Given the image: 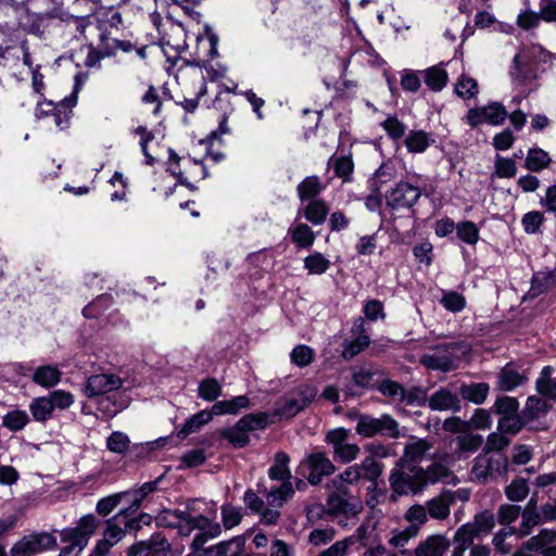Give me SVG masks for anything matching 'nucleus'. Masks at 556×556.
<instances>
[{
  "label": "nucleus",
  "mask_w": 556,
  "mask_h": 556,
  "mask_svg": "<svg viewBox=\"0 0 556 556\" xmlns=\"http://www.w3.org/2000/svg\"><path fill=\"white\" fill-rule=\"evenodd\" d=\"M454 88L456 94L463 99H472L479 92L477 80L467 75H462Z\"/></svg>",
  "instance_id": "c03bdc74"
},
{
  "label": "nucleus",
  "mask_w": 556,
  "mask_h": 556,
  "mask_svg": "<svg viewBox=\"0 0 556 556\" xmlns=\"http://www.w3.org/2000/svg\"><path fill=\"white\" fill-rule=\"evenodd\" d=\"M419 528L408 526L403 530H394L389 539V544L393 547H404L410 539L417 536Z\"/></svg>",
  "instance_id": "5fc2aeb1"
},
{
  "label": "nucleus",
  "mask_w": 556,
  "mask_h": 556,
  "mask_svg": "<svg viewBox=\"0 0 556 556\" xmlns=\"http://www.w3.org/2000/svg\"><path fill=\"white\" fill-rule=\"evenodd\" d=\"M330 265V261L320 252H314L304 258V268L309 275H323Z\"/></svg>",
  "instance_id": "a19ab883"
},
{
  "label": "nucleus",
  "mask_w": 556,
  "mask_h": 556,
  "mask_svg": "<svg viewBox=\"0 0 556 556\" xmlns=\"http://www.w3.org/2000/svg\"><path fill=\"white\" fill-rule=\"evenodd\" d=\"M456 451L458 458L477 452L483 443V437L480 434L467 433L455 438Z\"/></svg>",
  "instance_id": "bb28decb"
},
{
  "label": "nucleus",
  "mask_w": 556,
  "mask_h": 556,
  "mask_svg": "<svg viewBox=\"0 0 556 556\" xmlns=\"http://www.w3.org/2000/svg\"><path fill=\"white\" fill-rule=\"evenodd\" d=\"M553 372L551 366H545L535 381L538 392L549 400H556V378H552Z\"/></svg>",
  "instance_id": "cd10ccee"
},
{
  "label": "nucleus",
  "mask_w": 556,
  "mask_h": 556,
  "mask_svg": "<svg viewBox=\"0 0 556 556\" xmlns=\"http://www.w3.org/2000/svg\"><path fill=\"white\" fill-rule=\"evenodd\" d=\"M299 469L313 485L320 483L324 477L336 472L333 462L321 451L307 454L301 462Z\"/></svg>",
  "instance_id": "0eeeda50"
},
{
  "label": "nucleus",
  "mask_w": 556,
  "mask_h": 556,
  "mask_svg": "<svg viewBox=\"0 0 556 556\" xmlns=\"http://www.w3.org/2000/svg\"><path fill=\"white\" fill-rule=\"evenodd\" d=\"M168 542L161 535H154L148 541H140L128 548V556H153L168 548Z\"/></svg>",
  "instance_id": "412c9836"
},
{
  "label": "nucleus",
  "mask_w": 556,
  "mask_h": 556,
  "mask_svg": "<svg viewBox=\"0 0 556 556\" xmlns=\"http://www.w3.org/2000/svg\"><path fill=\"white\" fill-rule=\"evenodd\" d=\"M507 117L508 113L505 106L500 102H492L484 106L470 109L467 112L466 122L472 128L482 124L500 126Z\"/></svg>",
  "instance_id": "1a4fd4ad"
},
{
  "label": "nucleus",
  "mask_w": 556,
  "mask_h": 556,
  "mask_svg": "<svg viewBox=\"0 0 556 556\" xmlns=\"http://www.w3.org/2000/svg\"><path fill=\"white\" fill-rule=\"evenodd\" d=\"M199 396L207 402H213L222 395V386L215 378H206L199 383Z\"/></svg>",
  "instance_id": "37998d69"
},
{
  "label": "nucleus",
  "mask_w": 556,
  "mask_h": 556,
  "mask_svg": "<svg viewBox=\"0 0 556 556\" xmlns=\"http://www.w3.org/2000/svg\"><path fill=\"white\" fill-rule=\"evenodd\" d=\"M420 195L419 188L408 182L400 181L387 193L386 201L394 210L410 208L416 204Z\"/></svg>",
  "instance_id": "2eb2a0df"
},
{
  "label": "nucleus",
  "mask_w": 556,
  "mask_h": 556,
  "mask_svg": "<svg viewBox=\"0 0 556 556\" xmlns=\"http://www.w3.org/2000/svg\"><path fill=\"white\" fill-rule=\"evenodd\" d=\"M472 472L479 481L507 472V459L503 455H490L483 451L479 454L472 467Z\"/></svg>",
  "instance_id": "f8f14e48"
},
{
  "label": "nucleus",
  "mask_w": 556,
  "mask_h": 556,
  "mask_svg": "<svg viewBox=\"0 0 556 556\" xmlns=\"http://www.w3.org/2000/svg\"><path fill=\"white\" fill-rule=\"evenodd\" d=\"M240 427L248 432L264 429L267 426V415L264 413L248 414L238 420Z\"/></svg>",
  "instance_id": "3c124183"
},
{
  "label": "nucleus",
  "mask_w": 556,
  "mask_h": 556,
  "mask_svg": "<svg viewBox=\"0 0 556 556\" xmlns=\"http://www.w3.org/2000/svg\"><path fill=\"white\" fill-rule=\"evenodd\" d=\"M212 420V413L206 409H203L193 416H191L181 427L178 432L180 438H186L187 435L194 433L201 429L204 425L208 424Z\"/></svg>",
  "instance_id": "c9c22d12"
},
{
  "label": "nucleus",
  "mask_w": 556,
  "mask_h": 556,
  "mask_svg": "<svg viewBox=\"0 0 556 556\" xmlns=\"http://www.w3.org/2000/svg\"><path fill=\"white\" fill-rule=\"evenodd\" d=\"M526 377L519 374L513 365H506L497 376V388L501 391H511L523 383Z\"/></svg>",
  "instance_id": "a878e982"
},
{
  "label": "nucleus",
  "mask_w": 556,
  "mask_h": 556,
  "mask_svg": "<svg viewBox=\"0 0 556 556\" xmlns=\"http://www.w3.org/2000/svg\"><path fill=\"white\" fill-rule=\"evenodd\" d=\"M130 440L127 434L115 431L106 440V447L109 451L117 454L125 453L129 447Z\"/></svg>",
  "instance_id": "680f3d73"
},
{
  "label": "nucleus",
  "mask_w": 556,
  "mask_h": 556,
  "mask_svg": "<svg viewBox=\"0 0 556 556\" xmlns=\"http://www.w3.org/2000/svg\"><path fill=\"white\" fill-rule=\"evenodd\" d=\"M517 167L514 160L497 155L494 163L492 177L513 178L516 176Z\"/></svg>",
  "instance_id": "de8ad7c7"
},
{
  "label": "nucleus",
  "mask_w": 556,
  "mask_h": 556,
  "mask_svg": "<svg viewBox=\"0 0 556 556\" xmlns=\"http://www.w3.org/2000/svg\"><path fill=\"white\" fill-rule=\"evenodd\" d=\"M182 87L187 96L181 101L182 108L192 113L199 104V99L206 93V81L202 67L190 66L187 71L181 72Z\"/></svg>",
  "instance_id": "423d86ee"
},
{
  "label": "nucleus",
  "mask_w": 556,
  "mask_h": 556,
  "mask_svg": "<svg viewBox=\"0 0 556 556\" xmlns=\"http://www.w3.org/2000/svg\"><path fill=\"white\" fill-rule=\"evenodd\" d=\"M489 384L485 382L463 384L459 394L466 401L475 404H482L489 394Z\"/></svg>",
  "instance_id": "c756f323"
},
{
  "label": "nucleus",
  "mask_w": 556,
  "mask_h": 556,
  "mask_svg": "<svg viewBox=\"0 0 556 556\" xmlns=\"http://www.w3.org/2000/svg\"><path fill=\"white\" fill-rule=\"evenodd\" d=\"M362 479L361 467L352 465L346 467L342 472L337 475L330 482V486L336 491H348V485H354Z\"/></svg>",
  "instance_id": "393cba45"
},
{
  "label": "nucleus",
  "mask_w": 556,
  "mask_h": 556,
  "mask_svg": "<svg viewBox=\"0 0 556 556\" xmlns=\"http://www.w3.org/2000/svg\"><path fill=\"white\" fill-rule=\"evenodd\" d=\"M521 525L518 529V534L520 536L528 535L535 526L543 521L541 514L536 511L535 504L532 500L528 502L525 510L521 514Z\"/></svg>",
  "instance_id": "7c9ffc66"
},
{
  "label": "nucleus",
  "mask_w": 556,
  "mask_h": 556,
  "mask_svg": "<svg viewBox=\"0 0 556 556\" xmlns=\"http://www.w3.org/2000/svg\"><path fill=\"white\" fill-rule=\"evenodd\" d=\"M381 126L388 136L393 140L401 139L406 130L405 125L395 116H389L381 123Z\"/></svg>",
  "instance_id": "0e129e2a"
},
{
  "label": "nucleus",
  "mask_w": 556,
  "mask_h": 556,
  "mask_svg": "<svg viewBox=\"0 0 556 556\" xmlns=\"http://www.w3.org/2000/svg\"><path fill=\"white\" fill-rule=\"evenodd\" d=\"M243 545L239 539L220 542L205 549V556H239Z\"/></svg>",
  "instance_id": "72a5a7b5"
},
{
  "label": "nucleus",
  "mask_w": 556,
  "mask_h": 556,
  "mask_svg": "<svg viewBox=\"0 0 556 556\" xmlns=\"http://www.w3.org/2000/svg\"><path fill=\"white\" fill-rule=\"evenodd\" d=\"M351 430L343 427L327 431L325 442L331 447L333 460L349 464L359 456L361 447L351 441Z\"/></svg>",
  "instance_id": "20e7f679"
},
{
  "label": "nucleus",
  "mask_w": 556,
  "mask_h": 556,
  "mask_svg": "<svg viewBox=\"0 0 556 556\" xmlns=\"http://www.w3.org/2000/svg\"><path fill=\"white\" fill-rule=\"evenodd\" d=\"M29 412L37 422H46L53 415V408L48 395L35 397L29 403Z\"/></svg>",
  "instance_id": "c85d7f7f"
},
{
  "label": "nucleus",
  "mask_w": 556,
  "mask_h": 556,
  "mask_svg": "<svg viewBox=\"0 0 556 556\" xmlns=\"http://www.w3.org/2000/svg\"><path fill=\"white\" fill-rule=\"evenodd\" d=\"M329 213V207L323 200H312L304 207V217L313 225H321Z\"/></svg>",
  "instance_id": "473e14b6"
},
{
  "label": "nucleus",
  "mask_w": 556,
  "mask_h": 556,
  "mask_svg": "<svg viewBox=\"0 0 556 556\" xmlns=\"http://www.w3.org/2000/svg\"><path fill=\"white\" fill-rule=\"evenodd\" d=\"M327 510L333 516L355 518L363 510V503L358 497L349 494V491H336L330 494L326 502Z\"/></svg>",
  "instance_id": "9b49d317"
},
{
  "label": "nucleus",
  "mask_w": 556,
  "mask_h": 556,
  "mask_svg": "<svg viewBox=\"0 0 556 556\" xmlns=\"http://www.w3.org/2000/svg\"><path fill=\"white\" fill-rule=\"evenodd\" d=\"M457 349L456 343L439 345L433 349L432 353L424 354L420 363L432 370L450 371L455 368V351Z\"/></svg>",
  "instance_id": "ddd939ff"
},
{
  "label": "nucleus",
  "mask_w": 556,
  "mask_h": 556,
  "mask_svg": "<svg viewBox=\"0 0 556 556\" xmlns=\"http://www.w3.org/2000/svg\"><path fill=\"white\" fill-rule=\"evenodd\" d=\"M30 421L26 410L12 409L2 417V426L12 432L23 430Z\"/></svg>",
  "instance_id": "2f4dec72"
},
{
  "label": "nucleus",
  "mask_w": 556,
  "mask_h": 556,
  "mask_svg": "<svg viewBox=\"0 0 556 556\" xmlns=\"http://www.w3.org/2000/svg\"><path fill=\"white\" fill-rule=\"evenodd\" d=\"M291 240L300 249L311 248L316 239L314 231L306 224H298L294 228L290 229Z\"/></svg>",
  "instance_id": "e433bc0d"
},
{
  "label": "nucleus",
  "mask_w": 556,
  "mask_h": 556,
  "mask_svg": "<svg viewBox=\"0 0 556 556\" xmlns=\"http://www.w3.org/2000/svg\"><path fill=\"white\" fill-rule=\"evenodd\" d=\"M523 427V421L517 415L503 416L497 424V431L503 434H517Z\"/></svg>",
  "instance_id": "052dcab7"
},
{
  "label": "nucleus",
  "mask_w": 556,
  "mask_h": 556,
  "mask_svg": "<svg viewBox=\"0 0 556 556\" xmlns=\"http://www.w3.org/2000/svg\"><path fill=\"white\" fill-rule=\"evenodd\" d=\"M370 343V339L368 336H359L355 340L351 341L346 344L342 351V356L345 359H351L356 356L358 353L364 351Z\"/></svg>",
  "instance_id": "774afa93"
},
{
  "label": "nucleus",
  "mask_w": 556,
  "mask_h": 556,
  "mask_svg": "<svg viewBox=\"0 0 556 556\" xmlns=\"http://www.w3.org/2000/svg\"><path fill=\"white\" fill-rule=\"evenodd\" d=\"M454 462V456L450 454L437 455L433 463L424 468V478L427 484L437 483L452 475L451 466Z\"/></svg>",
  "instance_id": "f3484780"
},
{
  "label": "nucleus",
  "mask_w": 556,
  "mask_h": 556,
  "mask_svg": "<svg viewBox=\"0 0 556 556\" xmlns=\"http://www.w3.org/2000/svg\"><path fill=\"white\" fill-rule=\"evenodd\" d=\"M427 505L428 514L431 518L445 519L450 515L451 501L444 496L432 498Z\"/></svg>",
  "instance_id": "864d4df0"
},
{
  "label": "nucleus",
  "mask_w": 556,
  "mask_h": 556,
  "mask_svg": "<svg viewBox=\"0 0 556 556\" xmlns=\"http://www.w3.org/2000/svg\"><path fill=\"white\" fill-rule=\"evenodd\" d=\"M303 406L298 397L293 394L290 397L283 399L276 408L277 415L285 418H291L301 412Z\"/></svg>",
  "instance_id": "13d9d810"
},
{
  "label": "nucleus",
  "mask_w": 556,
  "mask_h": 556,
  "mask_svg": "<svg viewBox=\"0 0 556 556\" xmlns=\"http://www.w3.org/2000/svg\"><path fill=\"white\" fill-rule=\"evenodd\" d=\"M424 475L422 467L399 460L389 478L391 489L399 495L415 494L426 486Z\"/></svg>",
  "instance_id": "7ed1b4c3"
},
{
  "label": "nucleus",
  "mask_w": 556,
  "mask_h": 556,
  "mask_svg": "<svg viewBox=\"0 0 556 556\" xmlns=\"http://www.w3.org/2000/svg\"><path fill=\"white\" fill-rule=\"evenodd\" d=\"M98 526L99 520L93 515H86L79 519L76 527L66 528L61 531V541L72 543L83 551Z\"/></svg>",
  "instance_id": "9d476101"
},
{
  "label": "nucleus",
  "mask_w": 556,
  "mask_h": 556,
  "mask_svg": "<svg viewBox=\"0 0 556 556\" xmlns=\"http://www.w3.org/2000/svg\"><path fill=\"white\" fill-rule=\"evenodd\" d=\"M533 457V447L528 444H516L511 450V463L517 466L528 464Z\"/></svg>",
  "instance_id": "338daca9"
},
{
  "label": "nucleus",
  "mask_w": 556,
  "mask_h": 556,
  "mask_svg": "<svg viewBox=\"0 0 556 556\" xmlns=\"http://www.w3.org/2000/svg\"><path fill=\"white\" fill-rule=\"evenodd\" d=\"M551 163V157L546 151L540 148H532L528 151L525 167L531 172H541Z\"/></svg>",
  "instance_id": "f704fd0d"
},
{
  "label": "nucleus",
  "mask_w": 556,
  "mask_h": 556,
  "mask_svg": "<svg viewBox=\"0 0 556 556\" xmlns=\"http://www.w3.org/2000/svg\"><path fill=\"white\" fill-rule=\"evenodd\" d=\"M430 144L429 134L424 130L409 131L405 138V146L410 153H422Z\"/></svg>",
  "instance_id": "4c0bfd02"
},
{
  "label": "nucleus",
  "mask_w": 556,
  "mask_h": 556,
  "mask_svg": "<svg viewBox=\"0 0 556 556\" xmlns=\"http://www.w3.org/2000/svg\"><path fill=\"white\" fill-rule=\"evenodd\" d=\"M53 410H65L68 409L74 403V395L65 390L59 389L47 394Z\"/></svg>",
  "instance_id": "8fccbe9b"
},
{
  "label": "nucleus",
  "mask_w": 556,
  "mask_h": 556,
  "mask_svg": "<svg viewBox=\"0 0 556 556\" xmlns=\"http://www.w3.org/2000/svg\"><path fill=\"white\" fill-rule=\"evenodd\" d=\"M494 410L498 415L503 416H514L516 415L519 403L515 397L511 396H501L494 403Z\"/></svg>",
  "instance_id": "e2e57ef3"
},
{
  "label": "nucleus",
  "mask_w": 556,
  "mask_h": 556,
  "mask_svg": "<svg viewBox=\"0 0 556 556\" xmlns=\"http://www.w3.org/2000/svg\"><path fill=\"white\" fill-rule=\"evenodd\" d=\"M195 501H191L185 509H165L159 516V521L175 527L184 536L190 535L195 529L200 530L191 543V548L192 552L201 553V548L208 539L219 535L220 527L202 514H195Z\"/></svg>",
  "instance_id": "f257e3e1"
},
{
  "label": "nucleus",
  "mask_w": 556,
  "mask_h": 556,
  "mask_svg": "<svg viewBox=\"0 0 556 556\" xmlns=\"http://www.w3.org/2000/svg\"><path fill=\"white\" fill-rule=\"evenodd\" d=\"M61 370L51 365L39 366L34 370L33 381L46 389L56 386L61 380Z\"/></svg>",
  "instance_id": "b1692460"
},
{
  "label": "nucleus",
  "mask_w": 556,
  "mask_h": 556,
  "mask_svg": "<svg viewBox=\"0 0 556 556\" xmlns=\"http://www.w3.org/2000/svg\"><path fill=\"white\" fill-rule=\"evenodd\" d=\"M482 536L484 535L480 533V531H478V528L475 527L473 522L470 521L457 529V531L454 534L453 541L464 542L471 546L475 539H479Z\"/></svg>",
  "instance_id": "4d7b16f0"
},
{
  "label": "nucleus",
  "mask_w": 556,
  "mask_h": 556,
  "mask_svg": "<svg viewBox=\"0 0 556 556\" xmlns=\"http://www.w3.org/2000/svg\"><path fill=\"white\" fill-rule=\"evenodd\" d=\"M250 406V400L245 395L235 396L231 400L218 401L216 402L210 413H212V418L214 416L220 415H236L242 408H248Z\"/></svg>",
  "instance_id": "5701e85b"
},
{
  "label": "nucleus",
  "mask_w": 556,
  "mask_h": 556,
  "mask_svg": "<svg viewBox=\"0 0 556 556\" xmlns=\"http://www.w3.org/2000/svg\"><path fill=\"white\" fill-rule=\"evenodd\" d=\"M450 547V541L444 535H431L420 542L415 549V556H444Z\"/></svg>",
  "instance_id": "4be33fe9"
},
{
  "label": "nucleus",
  "mask_w": 556,
  "mask_h": 556,
  "mask_svg": "<svg viewBox=\"0 0 556 556\" xmlns=\"http://www.w3.org/2000/svg\"><path fill=\"white\" fill-rule=\"evenodd\" d=\"M219 434L235 447H243L249 443V435L238 422L233 427L220 429Z\"/></svg>",
  "instance_id": "79ce46f5"
},
{
  "label": "nucleus",
  "mask_w": 556,
  "mask_h": 556,
  "mask_svg": "<svg viewBox=\"0 0 556 556\" xmlns=\"http://www.w3.org/2000/svg\"><path fill=\"white\" fill-rule=\"evenodd\" d=\"M123 380L114 374H98L90 376L85 383L84 393L88 397L104 395L118 390Z\"/></svg>",
  "instance_id": "dca6fc26"
},
{
  "label": "nucleus",
  "mask_w": 556,
  "mask_h": 556,
  "mask_svg": "<svg viewBox=\"0 0 556 556\" xmlns=\"http://www.w3.org/2000/svg\"><path fill=\"white\" fill-rule=\"evenodd\" d=\"M457 237L467 244H476L479 240V229L475 223L465 220L456 225Z\"/></svg>",
  "instance_id": "49530a36"
},
{
  "label": "nucleus",
  "mask_w": 556,
  "mask_h": 556,
  "mask_svg": "<svg viewBox=\"0 0 556 556\" xmlns=\"http://www.w3.org/2000/svg\"><path fill=\"white\" fill-rule=\"evenodd\" d=\"M362 477L375 481L382 472L381 464L374 457H366L359 465Z\"/></svg>",
  "instance_id": "69168bd1"
},
{
  "label": "nucleus",
  "mask_w": 556,
  "mask_h": 556,
  "mask_svg": "<svg viewBox=\"0 0 556 556\" xmlns=\"http://www.w3.org/2000/svg\"><path fill=\"white\" fill-rule=\"evenodd\" d=\"M447 79L446 71L440 66H432L425 71V83L432 91L442 90Z\"/></svg>",
  "instance_id": "ea45409f"
},
{
  "label": "nucleus",
  "mask_w": 556,
  "mask_h": 556,
  "mask_svg": "<svg viewBox=\"0 0 556 556\" xmlns=\"http://www.w3.org/2000/svg\"><path fill=\"white\" fill-rule=\"evenodd\" d=\"M428 405L432 410H454L460 408V401L457 394L452 391L441 388L430 395Z\"/></svg>",
  "instance_id": "6ab92c4d"
},
{
  "label": "nucleus",
  "mask_w": 556,
  "mask_h": 556,
  "mask_svg": "<svg viewBox=\"0 0 556 556\" xmlns=\"http://www.w3.org/2000/svg\"><path fill=\"white\" fill-rule=\"evenodd\" d=\"M289 462L290 458L285 452H278L275 455V464L268 470L271 480L281 481L280 486L271 488L266 495L267 503L271 507H281L294 493Z\"/></svg>",
  "instance_id": "f03ea898"
},
{
  "label": "nucleus",
  "mask_w": 556,
  "mask_h": 556,
  "mask_svg": "<svg viewBox=\"0 0 556 556\" xmlns=\"http://www.w3.org/2000/svg\"><path fill=\"white\" fill-rule=\"evenodd\" d=\"M131 516L129 509H123L109 519L103 538L115 545L125 536L127 530L138 531L139 523L136 518H131Z\"/></svg>",
  "instance_id": "4468645a"
},
{
  "label": "nucleus",
  "mask_w": 556,
  "mask_h": 556,
  "mask_svg": "<svg viewBox=\"0 0 556 556\" xmlns=\"http://www.w3.org/2000/svg\"><path fill=\"white\" fill-rule=\"evenodd\" d=\"M56 546V538L49 532L23 536L11 548L10 556H34Z\"/></svg>",
  "instance_id": "6e6552de"
},
{
  "label": "nucleus",
  "mask_w": 556,
  "mask_h": 556,
  "mask_svg": "<svg viewBox=\"0 0 556 556\" xmlns=\"http://www.w3.org/2000/svg\"><path fill=\"white\" fill-rule=\"evenodd\" d=\"M432 446V443L426 439L413 438L405 444L404 453L400 460L415 465L426 457Z\"/></svg>",
  "instance_id": "aec40b11"
},
{
  "label": "nucleus",
  "mask_w": 556,
  "mask_h": 556,
  "mask_svg": "<svg viewBox=\"0 0 556 556\" xmlns=\"http://www.w3.org/2000/svg\"><path fill=\"white\" fill-rule=\"evenodd\" d=\"M314 350L305 344H299L290 353L291 363L298 367H306L314 359Z\"/></svg>",
  "instance_id": "a18cd8bd"
},
{
  "label": "nucleus",
  "mask_w": 556,
  "mask_h": 556,
  "mask_svg": "<svg viewBox=\"0 0 556 556\" xmlns=\"http://www.w3.org/2000/svg\"><path fill=\"white\" fill-rule=\"evenodd\" d=\"M544 223V215L539 211H532L523 215L521 225L528 235H534L540 231Z\"/></svg>",
  "instance_id": "bf43d9fd"
},
{
  "label": "nucleus",
  "mask_w": 556,
  "mask_h": 556,
  "mask_svg": "<svg viewBox=\"0 0 556 556\" xmlns=\"http://www.w3.org/2000/svg\"><path fill=\"white\" fill-rule=\"evenodd\" d=\"M323 190L321 181L317 176H308L296 188L301 201L315 198Z\"/></svg>",
  "instance_id": "58836bf2"
},
{
  "label": "nucleus",
  "mask_w": 556,
  "mask_h": 556,
  "mask_svg": "<svg viewBox=\"0 0 556 556\" xmlns=\"http://www.w3.org/2000/svg\"><path fill=\"white\" fill-rule=\"evenodd\" d=\"M505 494L508 500L513 502H520L529 494V486L526 479L518 478L508 484L505 489Z\"/></svg>",
  "instance_id": "603ef678"
},
{
  "label": "nucleus",
  "mask_w": 556,
  "mask_h": 556,
  "mask_svg": "<svg viewBox=\"0 0 556 556\" xmlns=\"http://www.w3.org/2000/svg\"><path fill=\"white\" fill-rule=\"evenodd\" d=\"M551 544H556V531L543 529L539 534L530 538L513 556H531V552L542 554Z\"/></svg>",
  "instance_id": "a211bd4d"
},
{
  "label": "nucleus",
  "mask_w": 556,
  "mask_h": 556,
  "mask_svg": "<svg viewBox=\"0 0 556 556\" xmlns=\"http://www.w3.org/2000/svg\"><path fill=\"white\" fill-rule=\"evenodd\" d=\"M466 303L465 296L456 291H444L441 299L443 307L452 313L462 312L466 307Z\"/></svg>",
  "instance_id": "09e8293b"
},
{
  "label": "nucleus",
  "mask_w": 556,
  "mask_h": 556,
  "mask_svg": "<svg viewBox=\"0 0 556 556\" xmlns=\"http://www.w3.org/2000/svg\"><path fill=\"white\" fill-rule=\"evenodd\" d=\"M482 536L484 535L480 533V531H478V528L475 527L473 522L470 521L457 529V531L454 534L453 541L464 542L471 546L475 539H479Z\"/></svg>",
  "instance_id": "6e6d98bb"
},
{
  "label": "nucleus",
  "mask_w": 556,
  "mask_h": 556,
  "mask_svg": "<svg viewBox=\"0 0 556 556\" xmlns=\"http://www.w3.org/2000/svg\"><path fill=\"white\" fill-rule=\"evenodd\" d=\"M364 438H372L377 434L397 439L401 435L399 422L389 414L376 418L369 415H359L355 428Z\"/></svg>",
  "instance_id": "39448f33"
}]
</instances>
